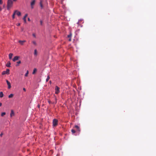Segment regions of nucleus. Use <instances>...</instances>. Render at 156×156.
I'll use <instances>...</instances> for the list:
<instances>
[{"mask_svg": "<svg viewBox=\"0 0 156 156\" xmlns=\"http://www.w3.org/2000/svg\"><path fill=\"white\" fill-rule=\"evenodd\" d=\"M33 36L34 37H36V36H35V35L34 34H33Z\"/></svg>", "mask_w": 156, "mask_h": 156, "instance_id": "nucleus-33", "label": "nucleus"}, {"mask_svg": "<svg viewBox=\"0 0 156 156\" xmlns=\"http://www.w3.org/2000/svg\"><path fill=\"white\" fill-rule=\"evenodd\" d=\"M31 8L32 9H33L34 8V6H33V5H31Z\"/></svg>", "mask_w": 156, "mask_h": 156, "instance_id": "nucleus-35", "label": "nucleus"}, {"mask_svg": "<svg viewBox=\"0 0 156 156\" xmlns=\"http://www.w3.org/2000/svg\"><path fill=\"white\" fill-rule=\"evenodd\" d=\"M6 83H7V85H8V88L9 89H10L11 88V85L10 83L7 80H6Z\"/></svg>", "mask_w": 156, "mask_h": 156, "instance_id": "nucleus-7", "label": "nucleus"}, {"mask_svg": "<svg viewBox=\"0 0 156 156\" xmlns=\"http://www.w3.org/2000/svg\"><path fill=\"white\" fill-rule=\"evenodd\" d=\"M19 66L18 64H17L16 65V66Z\"/></svg>", "mask_w": 156, "mask_h": 156, "instance_id": "nucleus-43", "label": "nucleus"}, {"mask_svg": "<svg viewBox=\"0 0 156 156\" xmlns=\"http://www.w3.org/2000/svg\"><path fill=\"white\" fill-rule=\"evenodd\" d=\"M2 133H1L0 134V136H2Z\"/></svg>", "mask_w": 156, "mask_h": 156, "instance_id": "nucleus-36", "label": "nucleus"}, {"mask_svg": "<svg viewBox=\"0 0 156 156\" xmlns=\"http://www.w3.org/2000/svg\"><path fill=\"white\" fill-rule=\"evenodd\" d=\"M71 41V38H70L69 39V41Z\"/></svg>", "mask_w": 156, "mask_h": 156, "instance_id": "nucleus-37", "label": "nucleus"}, {"mask_svg": "<svg viewBox=\"0 0 156 156\" xmlns=\"http://www.w3.org/2000/svg\"><path fill=\"white\" fill-rule=\"evenodd\" d=\"M5 114H6V113L5 112H2L1 113V116H3L4 115H5Z\"/></svg>", "mask_w": 156, "mask_h": 156, "instance_id": "nucleus-21", "label": "nucleus"}, {"mask_svg": "<svg viewBox=\"0 0 156 156\" xmlns=\"http://www.w3.org/2000/svg\"><path fill=\"white\" fill-rule=\"evenodd\" d=\"M71 36L72 34H70L69 35H68L67 36L68 38H71Z\"/></svg>", "mask_w": 156, "mask_h": 156, "instance_id": "nucleus-26", "label": "nucleus"}, {"mask_svg": "<svg viewBox=\"0 0 156 156\" xmlns=\"http://www.w3.org/2000/svg\"><path fill=\"white\" fill-rule=\"evenodd\" d=\"M38 107L39 108H40V105H38Z\"/></svg>", "mask_w": 156, "mask_h": 156, "instance_id": "nucleus-42", "label": "nucleus"}, {"mask_svg": "<svg viewBox=\"0 0 156 156\" xmlns=\"http://www.w3.org/2000/svg\"><path fill=\"white\" fill-rule=\"evenodd\" d=\"M75 127L79 131H80V127H79V126H78L77 125H76V126H75Z\"/></svg>", "mask_w": 156, "mask_h": 156, "instance_id": "nucleus-14", "label": "nucleus"}, {"mask_svg": "<svg viewBox=\"0 0 156 156\" xmlns=\"http://www.w3.org/2000/svg\"><path fill=\"white\" fill-rule=\"evenodd\" d=\"M34 54L36 56L37 55V51L36 49L34 50Z\"/></svg>", "mask_w": 156, "mask_h": 156, "instance_id": "nucleus-16", "label": "nucleus"}, {"mask_svg": "<svg viewBox=\"0 0 156 156\" xmlns=\"http://www.w3.org/2000/svg\"><path fill=\"white\" fill-rule=\"evenodd\" d=\"M58 123V120L56 119H54L53 120V125L54 126H56Z\"/></svg>", "mask_w": 156, "mask_h": 156, "instance_id": "nucleus-2", "label": "nucleus"}, {"mask_svg": "<svg viewBox=\"0 0 156 156\" xmlns=\"http://www.w3.org/2000/svg\"><path fill=\"white\" fill-rule=\"evenodd\" d=\"M11 63L9 61L6 64V66L7 67H10Z\"/></svg>", "mask_w": 156, "mask_h": 156, "instance_id": "nucleus-11", "label": "nucleus"}, {"mask_svg": "<svg viewBox=\"0 0 156 156\" xmlns=\"http://www.w3.org/2000/svg\"><path fill=\"white\" fill-rule=\"evenodd\" d=\"M13 96V94H10L9 96L8 97L9 98H12Z\"/></svg>", "mask_w": 156, "mask_h": 156, "instance_id": "nucleus-18", "label": "nucleus"}, {"mask_svg": "<svg viewBox=\"0 0 156 156\" xmlns=\"http://www.w3.org/2000/svg\"><path fill=\"white\" fill-rule=\"evenodd\" d=\"M50 82V83H51V81H50V82Z\"/></svg>", "mask_w": 156, "mask_h": 156, "instance_id": "nucleus-44", "label": "nucleus"}, {"mask_svg": "<svg viewBox=\"0 0 156 156\" xmlns=\"http://www.w3.org/2000/svg\"><path fill=\"white\" fill-rule=\"evenodd\" d=\"M13 1L16 2L17 0H13Z\"/></svg>", "mask_w": 156, "mask_h": 156, "instance_id": "nucleus-41", "label": "nucleus"}, {"mask_svg": "<svg viewBox=\"0 0 156 156\" xmlns=\"http://www.w3.org/2000/svg\"><path fill=\"white\" fill-rule=\"evenodd\" d=\"M35 0H33L31 3V5H34L35 3Z\"/></svg>", "mask_w": 156, "mask_h": 156, "instance_id": "nucleus-12", "label": "nucleus"}, {"mask_svg": "<svg viewBox=\"0 0 156 156\" xmlns=\"http://www.w3.org/2000/svg\"><path fill=\"white\" fill-rule=\"evenodd\" d=\"M27 15H28L27 14H26L23 18V20H24L25 23H26V18L27 16Z\"/></svg>", "mask_w": 156, "mask_h": 156, "instance_id": "nucleus-10", "label": "nucleus"}, {"mask_svg": "<svg viewBox=\"0 0 156 156\" xmlns=\"http://www.w3.org/2000/svg\"><path fill=\"white\" fill-rule=\"evenodd\" d=\"M49 79H50L49 76H47V78L46 79V81L48 82V80H49Z\"/></svg>", "mask_w": 156, "mask_h": 156, "instance_id": "nucleus-20", "label": "nucleus"}, {"mask_svg": "<svg viewBox=\"0 0 156 156\" xmlns=\"http://www.w3.org/2000/svg\"><path fill=\"white\" fill-rule=\"evenodd\" d=\"M9 69H7L6 71H4L2 73V74L3 75H5L6 74H9Z\"/></svg>", "mask_w": 156, "mask_h": 156, "instance_id": "nucleus-4", "label": "nucleus"}, {"mask_svg": "<svg viewBox=\"0 0 156 156\" xmlns=\"http://www.w3.org/2000/svg\"><path fill=\"white\" fill-rule=\"evenodd\" d=\"M26 42V41L25 40H23V41L20 40L18 41V42L20 43V44L21 45H23V44L24 43H25Z\"/></svg>", "mask_w": 156, "mask_h": 156, "instance_id": "nucleus-8", "label": "nucleus"}, {"mask_svg": "<svg viewBox=\"0 0 156 156\" xmlns=\"http://www.w3.org/2000/svg\"><path fill=\"white\" fill-rule=\"evenodd\" d=\"M11 113L10 114V116L11 117H12L14 115L15 113L14 112V111L12 110H11Z\"/></svg>", "mask_w": 156, "mask_h": 156, "instance_id": "nucleus-9", "label": "nucleus"}, {"mask_svg": "<svg viewBox=\"0 0 156 156\" xmlns=\"http://www.w3.org/2000/svg\"><path fill=\"white\" fill-rule=\"evenodd\" d=\"M32 43L33 44H34L35 45H37V43H36V41H32Z\"/></svg>", "mask_w": 156, "mask_h": 156, "instance_id": "nucleus-23", "label": "nucleus"}, {"mask_svg": "<svg viewBox=\"0 0 156 156\" xmlns=\"http://www.w3.org/2000/svg\"><path fill=\"white\" fill-rule=\"evenodd\" d=\"M19 58L20 57L19 56H16L13 58L12 61L13 62H15L16 61L18 60L19 59Z\"/></svg>", "mask_w": 156, "mask_h": 156, "instance_id": "nucleus-6", "label": "nucleus"}, {"mask_svg": "<svg viewBox=\"0 0 156 156\" xmlns=\"http://www.w3.org/2000/svg\"><path fill=\"white\" fill-rule=\"evenodd\" d=\"M21 63V62L20 61H19L17 62V63L18 64H20Z\"/></svg>", "mask_w": 156, "mask_h": 156, "instance_id": "nucleus-28", "label": "nucleus"}, {"mask_svg": "<svg viewBox=\"0 0 156 156\" xmlns=\"http://www.w3.org/2000/svg\"><path fill=\"white\" fill-rule=\"evenodd\" d=\"M28 21H30V19L29 18H28Z\"/></svg>", "mask_w": 156, "mask_h": 156, "instance_id": "nucleus-38", "label": "nucleus"}, {"mask_svg": "<svg viewBox=\"0 0 156 156\" xmlns=\"http://www.w3.org/2000/svg\"><path fill=\"white\" fill-rule=\"evenodd\" d=\"M40 24L41 25H42V24H43V21L42 20H41L40 21Z\"/></svg>", "mask_w": 156, "mask_h": 156, "instance_id": "nucleus-27", "label": "nucleus"}, {"mask_svg": "<svg viewBox=\"0 0 156 156\" xmlns=\"http://www.w3.org/2000/svg\"><path fill=\"white\" fill-rule=\"evenodd\" d=\"M2 0H0V4H2Z\"/></svg>", "mask_w": 156, "mask_h": 156, "instance_id": "nucleus-29", "label": "nucleus"}, {"mask_svg": "<svg viewBox=\"0 0 156 156\" xmlns=\"http://www.w3.org/2000/svg\"><path fill=\"white\" fill-rule=\"evenodd\" d=\"M2 105V103H0V106H1Z\"/></svg>", "mask_w": 156, "mask_h": 156, "instance_id": "nucleus-40", "label": "nucleus"}, {"mask_svg": "<svg viewBox=\"0 0 156 156\" xmlns=\"http://www.w3.org/2000/svg\"><path fill=\"white\" fill-rule=\"evenodd\" d=\"M15 13L14 12L12 15V18L13 19H14L15 18Z\"/></svg>", "mask_w": 156, "mask_h": 156, "instance_id": "nucleus-22", "label": "nucleus"}, {"mask_svg": "<svg viewBox=\"0 0 156 156\" xmlns=\"http://www.w3.org/2000/svg\"><path fill=\"white\" fill-rule=\"evenodd\" d=\"M37 71V69L36 68H34V69L32 73V74H34Z\"/></svg>", "mask_w": 156, "mask_h": 156, "instance_id": "nucleus-15", "label": "nucleus"}, {"mask_svg": "<svg viewBox=\"0 0 156 156\" xmlns=\"http://www.w3.org/2000/svg\"><path fill=\"white\" fill-rule=\"evenodd\" d=\"M28 73H29V71L28 70H27L26 73L25 74V76H26V77L27 76Z\"/></svg>", "mask_w": 156, "mask_h": 156, "instance_id": "nucleus-19", "label": "nucleus"}, {"mask_svg": "<svg viewBox=\"0 0 156 156\" xmlns=\"http://www.w3.org/2000/svg\"><path fill=\"white\" fill-rule=\"evenodd\" d=\"M55 103H56L57 102V98H55Z\"/></svg>", "mask_w": 156, "mask_h": 156, "instance_id": "nucleus-30", "label": "nucleus"}, {"mask_svg": "<svg viewBox=\"0 0 156 156\" xmlns=\"http://www.w3.org/2000/svg\"><path fill=\"white\" fill-rule=\"evenodd\" d=\"M23 90H24V91H26V89L25 88H23Z\"/></svg>", "mask_w": 156, "mask_h": 156, "instance_id": "nucleus-34", "label": "nucleus"}, {"mask_svg": "<svg viewBox=\"0 0 156 156\" xmlns=\"http://www.w3.org/2000/svg\"><path fill=\"white\" fill-rule=\"evenodd\" d=\"M71 132H72V133H75L76 132H75V131L74 129H72L71 130Z\"/></svg>", "mask_w": 156, "mask_h": 156, "instance_id": "nucleus-24", "label": "nucleus"}, {"mask_svg": "<svg viewBox=\"0 0 156 156\" xmlns=\"http://www.w3.org/2000/svg\"><path fill=\"white\" fill-rule=\"evenodd\" d=\"M13 2L12 0H8L7 3V9L9 10L12 6Z\"/></svg>", "mask_w": 156, "mask_h": 156, "instance_id": "nucleus-1", "label": "nucleus"}, {"mask_svg": "<svg viewBox=\"0 0 156 156\" xmlns=\"http://www.w3.org/2000/svg\"><path fill=\"white\" fill-rule=\"evenodd\" d=\"M48 102L50 104L51 103V101L50 100H49L48 101Z\"/></svg>", "mask_w": 156, "mask_h": 156, "instance_id": "nucleus-32", "label": "nucleus"}, {"mask_svg": "<svg viewBox=\"0 0 156 156\" xmlns=\"http://www.w3.org/2000/svg\"><path fill=\"white\" fill-rule=\"evenodd\" d=\"M13 55V54L12 53H10L9 55V58L10 59H11L12 58V57Z\"/></svg>", "mask_w": 156, "mask_h": 156, "instance_id": "nucleus-13", "label": "nucleus"}, {"mask_svg": "<svg viewBox=\"0 0 156 156\" xmlns=\"http://www.w3.org/2000/svg\"><path fill=\"white\" fill-rule=\"evenodd\" d=\"M55 93L56 94H57L59 92V88L57 86L55 87Z\"/></svg>", "mask_w": 156, "mask_h": 156, "instance_id": "nucleus-3", "label": "nucleus"}, {"mask_svg": "<svg viewBox=\"0 0 156 156\" xmlns=\"http://www.w3.org/2000/svg\"><path fill=\"white\" fill-rule=\"evenodd\" d=\"M40 4L41 7L42 8L43 7V5L42 3V1H41L40 2Z\"/></svg>", "mask_w": 156, "mask_h": 156, "instance_id": "nucleus-25", "label": "nucleus"}, {"mask_svg": "<svg viewBox=\"0 0 156 156\" xmlns=\"http://www.w3.org/2000/svg\"><path fill=\"white\" fill-rule=\"evenodd\" d=\"M14 12L15 13V14L17 15L18 16H20L21 15V13L17 10L15 11Z\"/></svg>", "mask_w": 156, "mask_h": 156, "instance_id": "nucleus-5", "label": "nucleus"}, {"mask_svg": "<svg viewBox=\"0 0 156 156\" xmlns=\"http://www.w3.org/2000/svg\"><path fill=\"white\" fill-rule=\"evenodd\" d=\"M3 96V94L2 92H0V97L2 98Z\"/></svg>", "mask_w": 156, "mask_h": 156, "instance_id": "nucleus-17", "label": "nucleus"}, {"mask_svg": "<svg viewBox=\"0 0 156 156\" xmlns=\"http://www.w3.org/2000/svg\"><path fill=\"white\" fill-rule=\"evenodd\" d=\"M2 8L0 7V11H2Z\"/></svg>", "mask_w": 156, "mask_h": 156, "instance_id": "nucleus-39", "label": "nucleus"}, {"mask_svg": "<svg viewBox=\"0 0 156 156\" xmlns=\"http://www.w3.org/2000/svg\"><path fill=\"white\" fill-rule=\"evenodd\" d=\"M20 23H19L18 24H17V26H20Z\"/></svg>", "mask_w": 156, "mask_h": 156, "instance_id": "nucleus-31", "label": "nucleus"}]
</instances>
